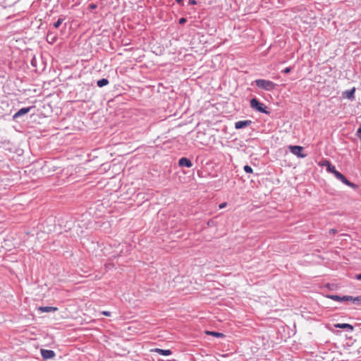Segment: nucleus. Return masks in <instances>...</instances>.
Masks as SVG:
<instances>
[{
    "mask_svg": "<svg viewBox=\"0 0 361 361\" xmlns=\"http://www.w3.org/2000/svg\"><path fill=\"white\" fill-rule=\"evenodd\" d=\"M290 152L300 158H305L307 157L306 154L302 153L303 147L298 145H290L288 147Z\"/></svg>",
    "mask_w": 361,
    "mask_h": 361,
    "instance_id": "20e7f679",
    "label": "nucleus"
},
{
    "mask_svg": "<svg viewBox=\"0 0 361 361\" xmlns=\"http://www.w3.org/2000/svg\"><path fill=\"white\" fill-rule=\"evenodd\" d=\"M355 278L357 279V280H359V281H361V274H356Z\"/></svg>",
    "mask_w": 361,
    "mask_h": 361,
    "instance_id": "cd10ccee",
    "label": "nucleus"
},
{
    "mask_svg": "<svg viewBox=\"0 0 361 361\" xmlns=\"http://www.w3.org/2000/svg\"><path fill=\"white\" fill-rule=\"evenodd\" d=\"M319 165L321 166H326V171L328 172L332 173L333 174H334L335 172L337 171V170H336L335 166L332 165L330 161H329L328 159L322 160L321 162H319Z\"/></svg>",
    "mask_w": 361,
    "mask_h": 361,
    "instance_id": "39448f33",
    "label": "nucleus"
},
{
    "mask_svg": "<svg viewBox=\"0 0 361 361\" xmlns=\"http://www.w3.org/2000/svg\"><path fill=\"white\" fill-rule=\"evenodd\" d=\"M63 20H64V18H59L57 20V21H56V22H55V23H54V25H54V27H55V28H58V27L61 25V23H63Z\"/></svg>",
    "mask_w": 361,
    "mask_h": 361,
    "instance_id": "6ab92c4d",
    "label": "nucleus"
},
{
    "mask_svg": "<svg viewBox=\"0 0 361 361\" xmlns=\"http://www.w3.org/2000/svg\"><path fill=\"white\" fill-rule=\"evenodd\" d=\"M250 106L252 109L265 114H269L270 112L267 110V106L261 103L257 98H253L250 100Z\"/></svg>",
    "mask_w": 361,
    "mask_h": 361,
    "instance_id": "f03ea898",
    "label": "nucleus"
},
{
    "mask_svg": "<svg viewBox=\"0 0 361 361\" xmlns=\"http://www.w3.org/2000/svg\"><path fill=\"white\" fill-rule=\"evenodd\" d=\"M32 106L24 107L18 110L13 116V119H16L22 116L27 114L31 109Z\"/></svg>",
    "mask_w": 361,
    "mask_h": 361,
    "instance_id": "6e6552de",
    "label": "nucleus"
},
{
    "mask_svg": "<svg viewBox=\"0 0 361 361\" xmlns=\"http://www.w3.org/2000/svg\"><path fill=\"white\" fill-rule=\"evenodd\" d=\"M206 334H208V335L214 336L217 337V338H223V337H224V335L223 334L219 333V332H216V331H206Z\"/></svg>",
    "mask_w": 361,
    "mask_h": 361,
    "instance_id": "f3484780",
    "label": "nucleus"
},
{
    "mask_svg": "<svg viewBox=\"0 0 361 361\" xmlns=\"http://www.w3.org/2000/svg\"><path fill=\"white\" fill-rule=\"evenodd\" d=\"M97 7V4H90L89 5V9H90V10H94V9H95Z\"/></svg>",
    "mask_w": 361,
    "mask_h": 361,
    "instance_id": "5701e85b",
    "label": "nucleus"
},
{
    "mask_svg": "<svg viewBox=\"0 0 361 361\" xmlns=\"http://www.w3.org/2000/svg\"><path fill=\"white\" fill-rule=\"evenodd\" d=\"M56 39H57L56 36L53 32H48L47 36V41L48 43L54 44L56 42Z\"/></svg>",
    "mask_w": 361,
    "mask_h": 361,
    "instance_id": "ddd939ff",
    "label": "nucleus"
},
{
    "mask_svg": "<svg viewBox=\"0 0 361 361\" xmlns=\"http://www.w3.org/2000/svg\"><path fill=\"white\" fill-rule=\"evenodd\" d=\"M178 165L180 167L190 168L192 166V163L189 159L186 157H182L178 161Z\"/></svg>",
    "mask_w": 361,
    "mask_h": 361,
    "instance_id": "9b49d317",
    "label": "nucleus"
},
{
    "mask_svg": "<svg viewBox=\"0 0 361 361\" xmlns=\"http://www.w3.org/2000/svg\"><path fill=\"white\" fill-rule=\"evenodd\" d=\"M327 298L338 302H345L351 300V296L350 295L339 296L337 295H328Z\"/></svg>",
    "mask_w": 361,
    "mask_h": 361,
    "instance_id": "423d86ee",
    "label": "nucleus"
},
{
    "mask_svg": "<svg viewBox=\"0 0 361 361\" xmlns=\"http://www.w3.org/2000/svg\"><path fill=\"white\" fill-rule=\"evenodd\" d=\"M291 70H292L291 67H287V68H284L282 72L287 74V73H289L291 71Z\"/></svg>",
    "mask_w": 361,
    "mask_h": 361,
    "instance_id": "4be33fe9",
    "label": "nucleus"
},
{
    "mask_svg": "<svg viewBox=\"0 0 361 361\" xmlns=\"http://www.w3.org/2000/svg\"><path fill=\"white\" fill-rule=\"evenodd\" d=\"M189 4L191 5H196L197 1L196 0H189Z\"/></svg>",
    "mask_w": 361,
    "mask_h": 361,
    "instance_id": "a878e982",
    "label": "nucleus"
},
{
    "mask_svg": "<svg viewBox=\"0 0 361 361\" xmlns=\"http://www.w3.org/2000/svg\"><path fill=\"white\" fill-rule=\"evenodd\" d=\"M38 310L42 312H55L58 309L54 307L46 306V307H39Z\"/></svg>",
    "mask_w": 361,
    "mask_h": 361,
    "instance_id": "4468645a",
    "label": "nucleus"
},
{
    "mask_svg": "<svg viewBox=\"0 0 361 361\" xmlns=\"http://www.w3.org/2000/svg\"><path fill=\"white\" fill-rule=\"evenodd\" d=\"M334 175L338 180H341L345 185L353 189L357 188V185L356 184L349 181L341 172L337 171Z\"/></svg>",
    "mask_w": 361,
    "mask_h": 361,
    "instance_id": "7ed1b4c3",
    "label": "nucleus"
},
{
    "mask_svg": "<svg viewBox=\"0 0 361 361\" xmlns=\"http://www.w3.org/2000/svg\"><path fill=\"white\" fill-rule=\"evenodd\" d=\"M186 21H187V19H186V18H180V19H179V22H178V23H179V24H180V25H183L185 23H186Z\"/></svg>",
    "mask_w": 361,
    "mask_h": 361,
    "instance_id": "b1692460",
    "label": "nucleus"
},
{
    "mask_svg": "<svg viewBox=\"0 0 361 361\" xmlns=\"http://www.w3.org/2000/svg\"><path fill=\"white\" fill-rule=\"evenodd\" d=\"M354 304L360 305L361 304V296L353 297L351 296V300H350Z\"/></svg>",
    "mask_w": 361,
    "mask_h": 361,
    "instance_id": "a211bd4d",
    "label": "nucleus"
},
{
    "mask_svg": "<svg viewBox=\"0 0 361 361\" xmlns=\"http://www.w3.org/2000/svg\"><path fill=\"white\" fill-rule=\"evenodd\" d=\"M257 87L266 91H271L276 88V84L271 80L264 79H257L255 81Z\"/></svg>",
    "mask_w": 361,
    "mask_h": 361,
    "instance_id": "f257e3e1",
    "label": "nucleus"
},
{
    "mask_svg": "<svg viewBox=\"0 0 361 361\" xmlns=\"http://www.w3.org/2000/svg\"><path fill=\"white\" fill-rule=\"evenodd\" d=\"M109 84V80L106 78H102L97 82V85L99 87H102Z\"/></svg>",
    "mask_w": 361,
    "mask_h": 361,
    "instance_id": "dca6fc26",
    "label": "nucleus"
},
{
    "mask_svg": "<svg viewBox=\"0 0 361 361\" xmlns=\"http://www.w3.org/2000/svg\"><path fill=\"white\" fill-rule=\"evenodd\" d=\"M334 326L336 328L344 329H347L348 331H352L354 329L353 326L349 324H336Z\"/></svg>",
    "mask_w": 361,
    "mask_h": 361,
    "instance_id": "f8f14e48",
    "label": "nucleus"
},
{
    "mask_svg": "<svg viewBox=\"0 0 361 361\" xmlns=\"http://www.w3.org/2000/svg\"><path fill=\"white\" fill-rule=\"evenodd\" d=\"M155 352L158 353L161 355L168 356L171 354V351L170 350H164L160 348H156L154 350Z\"/></svg>",
    "mask_w": 361,
    "mask_h": 361,
    "instance_id": "2eb2a0df",
    "label": "nucleus"
},
{
    "mask_svg": "<svg viewBox=\"0 0 361 361\" xmlns=\"http://www.w3.org/2000/svg\"><path fill=\"white\" fill-rule=\"evenodd\" d=\"M176 2L180 6H183V0H176Z\"/></svg>",
    "mask_w": 361,
    "mask_h": 361,
    "instance_id": "bb28decb",
    "label": "nucleus"
},
{
    "mask_svg": "<svg viewBox=\"0 0 361 361\" xmlns=\"http://www.w3.org/2000/svg\"><path fill=\"white\" fill-rule=\"evenodd\" d=\"M225 206H226V203H222L219 205V207L221 209V208H224Z\"/></svg>",
    "mask_w": 361,
    "mask_h": 361,
    "instance_id": "c85d7f7f",
    "label": "nucleus"
},
{
    "mask_svg": "<svg viewBox=\"0 0 361 361\" xmlns=\"http://www.w3.org/2000/svg\"><path fill=\"white\" fill-rule=\"evenodd\" d=\"M40 353L42 357L44 360L52 359L56 355L54 351L51 350L41 349Z\"/></svg>",
    "mask_w": 361,
    "mask_h": 361,
    "instance_id": "0eeeda50",
    "label": "nucleus"
},
{
    "mask_svg": "<svg viewBox=\"0 0 361 361\" xmlns=\"http://www.w3.org/2000/svg\"><path fill=\"white\" fill-rule=\"evenodd\" d=\"M356 135L361 140V126L358 128L356 132Z\"/></svg>",
    "mask_w": 361,
    "mask_h": 361,
    "instance_id": "412c9836",
    "label": "nucleus"
},
{
    "mask_svg": "<svg viewBox=\"0 0 361 361\" xmlns=\"http://www.w3.org/2000/svg\"><path fill=\"white\" fill-rule=\"evenodd\" d=\"M355 87H353L350 90H345L343 92V97L353 101L355 99Z\"/></svg>",
    "mask_w": 361,
    "mask_h": 361,
    "instance_id": "1a4fd4ad",
    "label": "nucleus"
},
{
    "mask_svg": "<svg viewBox=\"0 0 361 361\" xmlns=\"http://www.w3.org/2000/svg\"><path fill=\"white\" fill-rule=\"evenodd\" d=\"M252 123L250 120L239 121L235 123V128L236 129H241L250 126Z\"/></svg>",
    "mask_w": 361,
    "mask_h": 361,
    "instance_id": "9d476101",
    "label": "nucleus"
},
{
    "mask_svg": "<svg viewBox=\"0 0 361 361\" xmlns=\"http://www.w3.org/2000/svg\"><path fill=\"white\" fill-rule=\"evenodd\" d=\"M243 169L244 171L247 173H251L253 171L252 167L249 165H245Z\"/></svg>",
    "mask_w": 361,
    "mask_h": 361,
    "instance_id": "aec40b11",
    "label": "nucleus"
},
{
    "mask_svg": "<svg viewBox=\"0 0 361 361\" xmlns=\"http://www.w3.org/2000/svg\"><path fill=\"white\" fill-rule=\"evenodd\" d=\"M102 314L106 317H110L111 315V312L109 311H103Z\"/></svg>",
    "mask_w": 361,
    "mask_h": 361,
    "instance_id": "393cba45",
    "label": "nucleus"
}]
</instances>
